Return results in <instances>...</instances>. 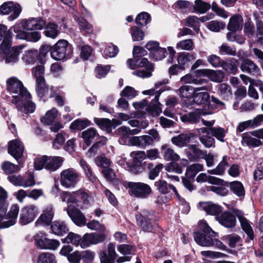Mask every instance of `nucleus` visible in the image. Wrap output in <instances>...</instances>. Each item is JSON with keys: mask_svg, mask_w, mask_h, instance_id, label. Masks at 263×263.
<instances>
[{"mask_svg": "<svg viewBox=\"0 0 263 263\" xmlns=\"http://www.w3.org/2000/svg\"><path fill=\"white\" fill-rule=\"evenodd\" d=\"M12 31L11 27L8 29L6 25L0 24V61L5 60L6 63L16 61L22 49L17 46L12 47Z\"/></svg>", "mask_w": 263, "mask_h": 263, "instance_id": "1", "label": "nucleus"}, {"mask_svg": "<svg viewBox=\"0 0 263 263\" xmlns=\"http://www.w3.org/2000/svg\"><path fill=\"white\" fill-rule=\"evenodd\" d=\"M215 232L209 226L205 220L201 221L198 228L193 233V237L197 244L202 247H211L213 234Z\"/></svg>", "mask_w": 263, "mask_h": 263, "instance_id": "2", "label": "nucleus"}, {"mask_svg": "<svg viewBox=\"0 0 263 263\" xmlns=\"http://www.w3.org/2000/svg\"><path fill=\"white\" fill-rule=\"evenodd\" d=\"M52 49L51 57L56 61H67L73 55V46L66 40H59Z\"/></svg>", "mask_w": 263, "mask_h": 263, "instance_id": "3", "label": "nucleus"}, {"mask_svg": "<svg viewBox=\"0 0 263 263\" xmlns=\"http://www.w3.org/2000/svg\"><path fill=\"white\" fill-rule=\"evenodd\" d=\"M63 161L64 158L61 157L43 155L34 159V166L36 171H41L45 168L47 171L52 172L59 169Z\"/></svg>", "mask_w": 263, "mask_h": 263, "instance_id": "4", "label": "nucleus"}, {"mask_svg": "<svg viewBox=\"0 0 263 263\" xmlns=\"http://www.w3.org/2000/svg\"><path fill=\"white\" fill-rule=\"evenodd\" d=\"M45 68L43 65H37L32 69V73L35 79V90L37 96L43 99L48 92L49 87L44 78Z\"/></svg>", "mask_w": 263, "mask_h": 263, "instance_id": "5", "label": "nucleus"}, {"mask_svg": "<svg viewBox=\"0 0 263 263\" xmlns=\"http://www.w3.org/2000/svg\"><path fill=\"white\" fill-rule=\"evenodd\" d=\"M202 87L196 88V91L194 94V97L192 101L187 102L185 101V103L189 105H193V103L198 105H203V107L205 110H208L209 111L204 115L211 114L212 111L215 110L217 109V106L214 104H211L210 96V94L206 91H200L202 89Z\"/></svg>", "mask_w": 263, "mask_h": 263, "instance_id": "6", "label": "nucleus"}, {"mask_svg": "<svg viewBox=\"0 0 263 263\" xmlns=\"http://www.w3.org/2000/svg\"><path fill=\"white\" fill-rule=\"evenodd\" d=\"M126 187L128 188V193L135 197L146 199L152 193L151 186L143 182H128Z\"/></svg>", "mask_w": 263, "mask_h": 263, "instance_id": "7", "label": "nucleus"}, {"mask_svg": "<svg viewBox=\"0 0 263 263\" xmlns=\"http://www.w3.org/2000/svg\"><path fill=\"white\" fill-rule=\"evenodd\" d=\"M154 211L143 210L136 215L137 225L143 232L155 233L153 219L149 216H153Z\"/></svg>", "mask_w": 263, "mask_h": 263, "instance_id": "8", "label": "nucleus"}, {"mask_svg": "<svg viewBox=\"0 0 263 263\" xmlns=\"http://www.w3.org/2000/svg\"><path fill=\"white\" fill-rule=\"evenodd\" d=\"M80 174L73 168L63 170L60 174L61 184L66 188L74 187L80 181Z\"/></svg>", "mask_w": 263, "mask_h": 263, "instance_id": "9", "label": "nucleus"}, {"mask_svg": "<svg viewBox=\"0 0 263 263\" xmlns=\"http://www.w3.org/2000/svg\"><path fill=\"white\" fill-rule=\"evenodd\" d=\"M7 90L8 91L17 94L22 98L26 97H30V93L27 88L24 86L22 82L16 77H11L6 81Z\"/></svg>", "mask_w": 263, "mask_h": 263, "instance_id": "10", "label": "nucleus"}, {"mask_svg": "<svg viewBox=\"0 0 263 263\" xmlns=\"http://www.w3.org/2000/svg\"><path fill=\"white\" fill-rule=\"evenodd\" d=\"M130 156L133 158V161L130 165V168L135 174L143 172L146 169L148 163L142 161L146 158V153L144 151H133L130 153Z\"/></svg>", "mask_w": 263, "mask_h": 263, "instance_id": "11", "label": "nucleus"}, {"mask_svg": "<svg viewBox=\"0 0 263 263\" xmlns=\"http://www.w3.org/2000/svg\"><path fill=\"white\" fill-rule=\"evenodd\" d=\"M22 10V7L18 3L13 1L5 2L0 6V15L10 14L8 20L12 21L19 16Z\"/></svg>", "mask_w": 263, "mask_h": 263, "instance_id": "12", "label": "nucleus"}, {"mask_svg": "<svg viewBox=\"0 0 263 263\" xmlns=\"http://www.w3.org/2000/svg\"><path fill=\"white\" fill-rule=\"evenodd\" d=\"M36 246L42 250H56L60 246V242L56 239H50L47 237L45 233L39 232L34 236Z\"/></svg>", "mask_w": 263, "mask_h": 263, "instance_id": "13", "label": "nucleus"}, {"mask_svg": "<svg viewBox=\"0 0 263 263\" xmlns=\"http://www.w3.org/2000/svg\"><path fill=\"white\" fill-rule=\"evenodd\" d=\"M31 96L28 98H22L18 96H12V103L15 105L17 109L25 113H32L35 109V104L31 101Z\"/></svg>", "mask_w": 263, "mask_h": 263, "instance_id": "14", "label": "nucleus"}, {"mask_svg": "<svg viewBox=\"0 0 263 263\" xmlns=\"http://www.w3.org/2000/svg\"><path fill=\"white\" fill-rule=\"evenodd\" d=\"M13 29V31L16 33V38L20 40H26L27 42H36L39 41L41 37V34L38 31L28 32L22 30L21 29L19 24H15L11 26Z\"/></svg>", "mask_w": 263, "mask_h": 263, "instance_id": "15", "label": "nucleus"}, {"mask_svg": "<svg viewBox=\"0 0 263 263\" xmlns=\"http://www.w3.org/2000/svg\"><path fill=\"white\" fill-rule=\"evenodd\" d=\"M38 214L36 207L34 205H27L21 211L19 222L22 226L26 225L32 222Z\"/></svg>", "mask_w": 263, "mask_h": 263, "instance_id": "16", "label": "nucleus"}, {"mask_svg": "<svg viewBox=\"0 0 263 263\" xmlns=\"http://www.w3.org/2000/svg\"><path fill=\"white\" fill-rule=\"evenodd\" d=\"M106 238L104 233H85L82 237L81 247L82 248L88 247L90 245H96L103 242Z\"/></svg>", "mask_w": 263, "mask_h": 263, "instance_id": "17", "label": "nucleus"}, {"mask_svg": "<svg viewBox=\"0 0 263 263\" xmlns=\"http://www.w3.org/2000/svg\"><path fill=\"white\" fill-rule=\"evenodd\" d=\"M71 220L78 226L81 227L86 224V219L81 211L74 205L68 204L65 209Z\"/></svg>", "mask_w": 263, "mask_h": 263, "instance_id": "18", "label": "nucleus"}, {"mask_svg": "<svg viewBox=\"0 0 263 263\" xmlns=\"http://www.w3.org/2000/svg\"><path fill=\"white\" fill-rule=\"evenodd\" d=\"M46 25V21L42 17H29L28 20L23 21L22 27L24 30L33 31L42 30Z\"/></svg>", "mask_w": 263, "mask_h": 263, "instance_id": "19", "label": "nucleus"}, {"mask_svg": "<svg viewBox=\"0 0 263 263\" xmlns=\"http://www.w3.org/2000/svg\"><path fill=\"white\" fill-rule=\"evenodd\" d=\"M19 210L20 207L17 204H12L9 212L6 213L5 219L7 220L4 221L3 225H1L0 228L6 229L14 225L16 222Z\"/></svg>", "mask_w": 263, "mask_h": 263, "instance_id": "20", "label": "nucleus"}, {"mask_svg": "<svg viewBox=\"0 0 263 263\" xmlns=\"http://www.w3.org/2000/svg\"><path fill=\"white\" fill-rule=\"evenodd\" d=\"M219 223L226 228H234L236 224L235 216L229 211L221 213L220 216L216 217Z\"/></svg>", "mask_w": 263, "mask_h": 263, "instance_id": "21", "label": "nucleus"}, {"mask_svg": "<svg viewBox=\"0 0 263 263\" xmlns=\"http://www.w3.org/2000/svg\"><path fill=\"white\" fill-rule=\"evenodd\" d=\"M24 152V146L22 142L17 139L11 140L8 143V153L15 159H21Z\"/></svg>", "mask_w": 263, "mask_h": 263, "instance_id": "22", "label": "nucleus"}, {"mask_svg": "<svg viewBox=\"0 0 263 263\" xmlns=\"http://www.w3.org/2000/svg\"><path fill=\"white\" fill-rule=\"evenodd\" d=\"M118 254L115 251V245L111 242L108 245L107 251H103L100 254L101 263H115Z\"/></svg>", "mask_w": 263, "mask_h": 263, "instance_id": "23", "label": "nucleus"}, {"mask_svg": "<svg viewBox=\"0 0 263 263\" xmlns=\"http://www.w3.org/2000/svg\"><path fill=\"white\" fill-rule=\"evenodd\" d=\"M199 207L204 211L207 214L219 216L218 215L222 213V208L220 205L216 204L211 201H201L198 203Z\"/></svg>", "mask_w": 263, "mask_h": 263, "instance_id": "24", "label": "nucleus"}, {"mask_svg": "<svg viewBox=\"0 0 263 263\" xmlns=\"http://www.w3.org/2000/svg\"><path fill=\"white\" fill-rule=\"evenodd\" d=\"M54 213L52 209L44 210L35 222V225L44 227L51 226Z\"/></svg>", "mask_w": 263, "mask_h": 263, "instance_id": "25", "label": "nucleus"}, {"mask_svg": "<svg viewBox=\"0 0 263 263\" xmlns=\"http://www.w3.org/2000/svg\"><path fill=\"white\" fill-rule=\"evenodd\" d=\"M242 63L240 66L241 70L253 75L257 74L260 71L257 66L250 59L242 58Z\"/></svg>", "mask_w": 263, "mask_h": 263, "instance_id": "26", "label": "nucleus"}, {"mask_svg": "<svg viewBox=\"0 0 263 263\" xmlns=\"http://www.w3.org/2000/svg\"><path fill=\"white\" fill-rule=\"evenodd\" d=\"M129 142L132 145L139 146L142 147L153 144V140L152 137L148 135H143L139 137L134 136L130 138Z\"/></svg>", "mask_w": 263, "mask_h": 263, "instance_id": "27", "label": "nucleus"}, {"mask_svg": "<svg viewBox=\"0 0 263 263\" xmlns=\"http://www.w3.org/2000/svg\"><path fill=\"white\" fill-rule=\"evenodd\" d=\"M239 66L238 60L233 58H229L226 61H222L221 67L229 73L236 74L238 71Z\"/></svg>", "mask_w": 263, "mask_h": 263, "instance_id": "28", "label": "nucleus"}, {"mask_svg": "<svg viewBox=\"0 0 263 263\" xmlns=\"http://www.w3.org/2000/svg\"><path fill=\"white\" fill-rule=\"evenodd\" d=\"M50 229L52 233L58 236H63L69 231L66 223L60 220L53 221L51 223Z\"/></svg>", "mask_w": 263, "mask_h": 263, "instance_id": "29", "label": "nucleus"}, {"mask_svg": "<svg viewBox=\"0 0 263 263\" xmlns=\"http://www.w3.org/2000/svg\"><path fill=\"white\" fill-rule=\"evenodd\" d=\"M189 148L192 151V152H187L186 156L191 161H198L200 156L206 154V151L200 149L195 144L190 145Z\"/></svg>", "mask_w": 263, "mask_h": 263, "instance_id": "30", "label": "nucleus"}, {"mask_svg": "<svg viewBox=\"0 0 263 263\" xmlns=\"http://www.w3.org/2000/svg\"><path fill=\"white\" fill-rule=\"evenodd\" d=\"M228 185L226 186H229L230 191L239 197H243L245 195V190L242 183L239 181H234L231 182L227 181Z\"/></svg>", "mask_w": 263, "mask_h": 263, "instance_id": "31", "label": "nucleus"}, {"mask_svg": "<svg viewBox=\"0 0 263 263\" xmlns=\"http://www.w3.org/2000/svg\"><path fill=\"white\" fill-rule=\"evenodd\" d=\"M179 96L181 98H185L189 102L192 101L196 91V88L189 85L182 86L179 89Z\"/></svg>", "mask_w": 263, "mask_h": 263, "instance_id": "32", "label": "nucleus"}, {"mask_svg": "<svg viewBox=\"0 0 263 263\" xmlns=\"http://www.w3.org/2000/svg\"><path fill=\"white\" fill-rule=\"evenodd\" d=\"M92 124L87 119H77L73 121L69 126L71 130H81Z\"/></svg>", "mask_w": 263, "mask_h": 263, "instance_id": "33", "label": "nucleus"}, {"mask_svg": "<svg viewBox=\"0 0 263 263\" xmlns=\"http://www.w3.org/2000/svg\"><path fill=\"white\" fill-rule=\"evenodd\" d=\"M93 121L101 129L106 131L108 134L111 133V126H112V124L111 123L110 119L95 117Z\"/></svg>", "mask_w": 263, "mask_h": 263, "instance_id": "34", "label": "nucleus"}, {"mask_svg": "<svg viewBox=\"0 0 263 263\" xmlns=\"http://www.w3.org/2000/svg\"><path fill=\"white\" fill-rule=\"evenodd\" d=\"M195 56L193 54L182 52L178 53L177 62L179 65H182L184 69L188 66L189 63L195 60Z\"/></svg>", "mask_w": 263, "mask_h": 263, "instance_id": "35", "label": "nucleus"}, {"mask_svg": "<svg viewBox=\"0 0 263 263\" xmlns=\"http://www.w3.org/2000/svg\"><path fill=\"white\" fill-rule=\"evenodd\" d=\"M81 135V137L83 139L84 142L87 146L91 145L92 139L96 136H99L97 130L93 127H91L83 131Z\"/></svg>", "mask_w": 263, "mask_h": 263, "instance_id": "36", "label": "nucleus"}, {"mask_svg": "<svg viewBox=\"0 0 263 263\" xmlns=\"http://www.w3.org/2000/svg\"><path fill=\"white\" fill-rule=\"evenodd\" d=\"M61 241L64 243H71L76 247L79 245L81 246L82 237L78 234L70 232L65 238L62 239Z\"/></svg>", "mask_w": 263, "mask_h": 263, "instance_id": "37", "label": "nucleus"}, {"mask_svg": "<svg viewBox=\"0 0 263 263\" xmlns=\"http://www.w3.org/2000/svg\"><path fill=\"white\" fill-rule=\"evenodd\" d=\"M203 170L202 164L200 163H194L187 167L185 172V176L188 179L194 180L196 174L200 171Z\"/></svg>", "mask_w": 263, "mask_h": 263, "instance_id": "38", "label": "nucleus"}, {"mask_svg": "<svg viewBox=\"0 0 263 263\" xmlns=\"http://www.w3.org/2000/svg\"><path fill=\"white\" fill-rule=\"evenodd\" d=\"M80 164L84 171L85 174L88 180L92 183H95L98 181V178L92 172L91 167L83 159L80 161Z\"/></svg>", "mask_w": 263, "mask_h": 263, "instance_id": "39", "label": "nucleus"}, {"mask_svg": "<svg viewBox=\"0 0 263 263\" xmlns=\"http://www.w3.org/2000/svg\"><path fill=\"white\" fill-rule=\"evenodd\" d=\"M240 223L241 229L248 236V238L246 239L245 241L246 242H248L250 240H253L255 237L254 233L248 219L246 218L243 220H240Z\"/></svg>", "mask_w": 263, "mask_h": 263, "instance_id": "40", "label": "nucleus"}, {"mask_svg": "<svg viewBox=\"0 0 263 263\" xmlns=\"http://www.w3.org/2000/svg\"><path fill=\"white\" fill-rule=\"evenodd\" d=\"M250 134L246 132L242 134V143L243 142L247 146L253 147H258L262 144L259 139L252 137L250 136Z\"/></svg>", "mask_w": 263, "mask_h": 263, "instance_id": "41", "label": "nucleus"}, {"mask_svg": "<svg viewBox=\"0 0 263 263\" xmlns=\"http://www.w3.org/2000/svg\"><path fill=\"white\" fill-rule=\"evenodd\" d=\"M44 33L46 37L55 39L59 34L58 30V26L54 23L49 22L46 24Z\"/></svg>", "mask_w": 263, "mask_h": 263, "instance_id": "42", "label": "nucleus"}, {"mask_svg": "<svg viewBox=\"0 0 263 263\" xmlns=\"http://www.w3.org/2000/svg\"><path fill=\"white\" fill-rule=\"evenodd\" d=\"M161 149L164 153V159L167 161H177L180 159V156L175 153L174 150L170 148H167V144H164L161 146Z\"/></svg>", "mask_w": 263, "mask_h": 263, "instance_id": "43", "label": "nucleus"}, {"mask_svg": "<svg viewBox=\"0 0 263 263\" xmlns=\"http://www.w3.org/2000/svg\"><path fill=\"white\" fill-rule=\"evenodd\" d=\"M210 8L211 5L202 0H196L195 1V5L192 6V9H193L195 12L200 14L205 13Z\"/></svg>", "mask_w": 263, "mask_h": 263, "instance_id": "44", "label": "nucleus"}, {"mask_svg": "<svg viewBox=\"0 0 263 263\" xmlns=\"http://www.w3.org/2000/svg\"><path fill=\"white\" fill-rule=\"evenodd\" d=\"M180 119L183 123L195 124L199 122L200 116L196 112L192 111L183 115Z\"/></svg>", "mask_w": 263, "mask_h": 263, "instance_id": "45", "label": "nucleus"}, {"mask_svg": "<svg viewBox=\"0 0 263 263\" xmlns=\"http://www.w3.org/2000/svg\"><path fill=\"white\" fill-rule=\"evenodd\" d=\"M151 20V16L148 13L142 12L137 15L135 22L137 26L143 27L150 23Z\"/></svg>", "mask_w": 263, "mask_h": 263, "instance_id": "46", "label": "nucleus"}, {"mask_svg": "<svg viewBox=\"0 0 263 263\" xmlns=\"http://www.w3.org/2000/svg\"><path fill=\"white\" fill-rule=\"evenodd\" d=\"M153 163H148L146 165V168L149 170L148 178L152 180L159 175L160 172L163 167L162 163H159L154 168H153Z\"/></svg>", "mask_w": 263, "mask_h": 263, "instance_id": "47", "label": "nucleus"}, {"mask_svg": "<svg viewBox=\"0 0 263 263\" xmlns=\"http://www.w3.org/2000/svg\"><path fill=\"white\" fill-rule=\"evenodd\" d=\"M208 78L213 82L221 83L224 78V73L221 70H215L209 69Z\"/></svg>", "mask_w": 263, "mask_h": 263, "instance_id": "48", "label": "nucleus"}, {"mask_svg": "<svg viewBox=\"0 0 263 263\" xmlns=\"http://www.w3.org/2000/svg\"><path fill=\"white\" fill-rule=\"evenodd\" d=\"M58 112V110L55 108L48 110L45 116L41 119V122L46 125H51L57 117Z\"/></svg>", "mask_w": 263, "mask_h": 263, "instance_id": "49", "label": "nucleus"}, {"mask_svg": "<svg viewBox=\"0 0 263 263\" xmlns=\"http://www.w3.org/2000/svg\"><path fill=\"white\" fill-rule=\"evenodd\" d=\"M37 263H57L55 256L49 252H42L39 254Z\"/></svg>", "mask_w": 263, "mask_h": 263, "instance_id": "50", "label": "nucleus"}, {"mask_svg": "<svg viewBox=\"0 0 263 263\" xmlns=\"http://www.w3.org/2000/svg\"><path fill=\"white\" fill-rule=\"evenodd\" d=\"M167 54V52L165 48L159 47L154 52L149 53V57L151 59L157 61L164 59Z\"/></svg>", "mask_w": 263, "mask_h": 263, "instance_id": "51", "label": "nucleus"}, {"mask_svg": "<svg viewBox=\"0 0 263 263\" xmlns=\"http://www.w3.org/2000/svg\"><path fill=\"white\" fill-rule=\"evenodd\" d=\"M138 26H134L130 28L131 35L133 41H141L145 36L144 31Z\"/></svg>", "mask_w": 263, "mask_h": 263, "instance_id": "52", "label": "nucleus"}, {"mask_svg": "<svg viewBox=\"0 0 263 263\" xmlns=\"http://www.w3.org/2000/svg\"><path fill=\"white\" fill-rule=\"evenodd\" d=\"M52 49V46L47 44H42L40 46L39 51H38L40 57V65H43L45 63V59L49 52L51 54Z\"/></svg>", "mask_w": 263, "mask_h": 263, "instance_id": "53", "label": "nucleus"}, {"mask_svg": "<svg viewBox=\"0 0 263 263\" xmlns=\"http://www.w3.org/2000/svg\"><path fill=\"white\" fill-rule=\"evenodd\" d=\"M2 170L7 175L17 173L18 171V166L9 161H4L1 165Z\"/></svg>", "mask_w": 263, "mask_h": 263, "instance_id": "54", "label": "nucleus"}, {"mask_svg": "<svg viewBox=\"0 0 263 263\" xmlns=\"http://www.w3.org/2000/svg\"><path fill=\"white\" fill-rule=\"evenodd\" d=\"M110 68L111 66L109 65H98L95 69L96 78L98 79L105 78L109 72Z\"/></svg>", "mask_w": 263, "mask_h": 263, "instance_id": "55", "label": "nucleus"}, {"mask_svg": "<svg viewBox=\"0 0 263 263\" xmlns=\"http://www.w3.org/2000/svg\"><path fill=\"white\" fill-rule=\"evenodd\" d=\"M241 16L239 15H234L229 20L227 29L231 32H235L239 30L240 27L239 18Z\"/></svg>", "mask_w": 263, "mask_h": 263, "instance_id": "56", "label": "nucleus"}, {"mask_svg": "<svg viewBox=\"0 0 263 263\" xmlns=\"http://www.w3.org/2000/svg\"><path fill=\"white\" fill-rule=\"evenodd\" d=\"M24 59L26 60V62L28 64H34L35 62L40 63V57L38 50L36 49L29 50Z\"/></svg>", "mask_w": 263, "mask_h": 263, "instance_id": "57", "label": "nucleus"}, {"mask_svg": "<svg viewBox=\"0 0 263 263\" xmlns=\"http://www.w3.org/2000/svg\"><path fill=\"white\" fill-rule=\"evenodd\" d=\"M219 53L220 55L235 56L236 55V49L234 46L231 47L227 43H223L219 47Z\"/></svg>", "mask_w": 263, "mask_h": 263, "instance_id": "58", "label": "nucleus"}, {"mask_svg": "<svg viewBox=\"0 0 263 263\" xmlns=\"http://www.w3.org/2000/svg\"><path fill=\"white\" fill-rule=\"evenodd\" d=\"M154 185L156 190L162 194L166 195L170 192L169 184L164 180L160 179L155 182Z\"/></svg>", "mask_w": 263, "mask_h": 263, "instance_id": "59", "label": "nucleus"}, {"mask_svg": "<svg viewBox=\"0 0 263 263\" xmlns=\"http://www.w3.org/2000/svg\"><path fill=\"white\" fill-rule=\"evenodd\" d=\"M86 224L88 229L98 231L100 233H104L106 230L105 226L95 219L90 220Z\"/></svg>", "mask_w": 263, "mask_h": 263, "instance_id": "60", "label": "nucleus"}, {"mask_svg": "<svg viewBox=\"0 0 263 263\" xmlns=\"http://www.w3.org/2000/svg\"><path fill=\"white\" fill-rule=\"evenodd\" d=\"M211 135L215 137L218 140L221 142H224V138L226 136L225 129L221 127H214L211 128Z\"/></svg>", "mask_w": 263, "mask_h": 263, "instance_id": "61", "label": "nucleus"}, {"mask_svg": "<svg viewBox=\"0 0 263 263\" xmlns=\"http://www.w3.org/2000/svg\"><path fill=\"white\" fill-rule=\"evenodd\" d=\"M140 132L141 129L139 128H135L131 130L129 128L123 126L116 130L115 133L119 135L127 136L136 135L139 133Z\"/></svg>", "mask_w": 263, "mask_h": 263, "instance_id": "62", "label": "nucleus"}, {"mask_svg": "<svg viewBox=\"0 0 263 263\" xmlns=\"http://www.w3.org/2000/svg\"><path fill=\"white\" fill-rule=\"evenodd\" d=\"M226 24L223 22L218 21H211L207 23L206 27L213 32H219L221 29L224 28Z\"/></svg>", "mask_w": 263, "mask_h": 263, "instance_id": "63", "label": "nucleus"}, {"mask_svg": "<svg viewBox=\"0 0 263 263\" xmlns=\"http://www.w3.org/2000/svg\"><path fill=\"white\" fill-rule=\"evenodd\" d=\"M95 256V252L89 250L80 251V261L83 263H92Z\"/></svg>", "mask_w": 263, "mask_h": 263, "instance_id": "64", "label": "nucleus"}]
</instances>
